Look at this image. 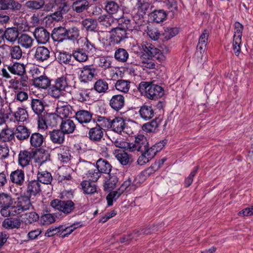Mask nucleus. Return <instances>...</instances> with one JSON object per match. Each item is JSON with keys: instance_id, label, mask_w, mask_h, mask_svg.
I'll list each match as a JSON object with an SVG mask.
<instances>
[{"instance_id": "obj_38", "label": "nucleus", "mask_w": 253, "mask_h": 253, "mask_svg": "<svg viewBox=\"0 0 253 253\" xmlns=\"http://www.w3.org/2000/svg\"><path fill=\"white\" fill-rule=\"evenodd\" d=\"M33 38L27 34H22L19 37L17 42L21 46L26 49L31 48L34 43Z\"/></svg>"}, {"instance_id": "obj_13", "label": "nucleus", "mask_w": 253, "mask_h": 253, "mask_svg": "<svg viewBox=\"0 0 253 253\" xmlns=\"http://www.w3.org/2000/svg\"><path fill=\"white\" fill-rule=\"evenodd\" d=\"M14 103H15L14 101L9 104V109L13 117L14 122L17 123H24L26 122L29 118L27 110L24 108L18 107L16 111L12 112L11 111V107Z\"/></svg>"}, {"instance_id": "obj_52", "label": "nucleus", "mask_w": 253, "mask_h": 253, "mask_svg": "<svg viewBox=\"0 0 253 253\" xmlns=\"http://www.w3.org/2000/svg\"><path fill=\"white\" fill-rule=\"evenodd\" d=\"M21 5L13 0H0V10H5L9 8L19 9Z\"/></svg>"}, {"instance_id": "obj_54", "label": "nucleus", "mask_w": 253, "mask_h": 253, "mask_svg": "<svg viewBox=\"0 0 253 253\" xmlns=\"http://www.w3.org/2000/svg\"><path fill=\"white\" fill-rule=\"evenodd\" d=\"M44 0H30L25 3L26 6L32 10L41 9L44 7Z\"/></svg>"}, {"instance_id": "obj_39", "label": "nucleus", "mask_w": 253, "mask_h": 253, "mask_svg": "<svg viewBox=\"0 0 253 253\" xmlns=\"http://www.w3.org/2000/svg\"><path fill=\"white\" fill-rule=\"evenodd\" d=\"M108 174L104 185L105 190L115 188L119 181L116 173L110 172Z\"/></svg>"}, {"instance_id": "obj_4", "label": "nucleus", "mask_w": 253, "mask_h": 253, "mask_svg": "<svg viewBox=\"0 0 253 253\" xmlns=\"http://www.w3.org/2000/svg\"><path fill=\"white\" fill-rule=\"evenodd\" d=\"M166 142V140H162L155 143L150 147L148 144L145 149L143 150L141 152V156L138 159V164L140 165H144L153 158L157 153L161 151L164 148Z\"/></svg>"}, {"instance_id": "obj_41", "label": "nucleus", "mask_w": 253, "mask_h": 253, "mask_svg": "<svg viewBox=\"0 0 253 253\" xmlns=\"http://www.w3.org/2000/svg\"><path fill=\"white\" fill-rule=\"evenodd\" d=\"M72 7L77 13H82L88 9L89 2L87 0H78L73 2Z\"/></svg>"}, {"instance_id": "obj_30", "label": "nucleus", "mask_w": 253, "mask_h": 253, "mask_svg": "<svg viewBox=\"0 0 253 253\" xmlns=\"http://www.w3.org/2000/svg\"><path fill=\"white\" fill-rule=\"evenodd\" d=\"M14 132V136L20 141L28 139L31 134L30 129L23 125L18 126Z\"/></svg>"}, {"instance_id": "obj_33", "label": "nucleus", "mask_w": 253, "mask_h": 253, "mask_svg": "<svg viewBox=\"0 0 253 253\" xmlns=\"http://www.w3.org/2000/svg\"><path fill=\"white\" fill-rule=\"evenodd\" d=\"M167 16L166 12L163 9L155 10L149 15V19L157 23L163 22Z\"/></svg>"}, {"instance_id": "obj_61", "label": "nucleus", "mask_w": 253, "mask_h": 253, "mask_svg": "<svg viewBox=\"0 0 253 253\" xmlns=\"http://www.w3.org/2000/svg\"><path fill=\"white\" fill-rule=\"evenodd\" d=\"M28 80L27 76H23L20 77V78L19 79L17 78L11 79L9 83L14 89H18L19 85L23 87L27 86L26 83H27Z\"/></svg>"}, {"instance_id": "obj_51", "label": "nucleus", "mask_w": 253, "mask_h": 253, "mask_svg": "<svg viewBox=\"0 0 253 253\" xmlns=\"http://www.w3.org/2000/svg\"><path fill=\"white\" fill-rule=\"evenodd\" d=\"M38 180L39 182L45 184H49L52 180L51 174L47 171L38 172L37 173Z\"/></svg>"}, {"instance_id": "obj_12", "label": "nucleus", "mask_w": 253, "mask_h": 253, "mask_svg": "<svg viewBox=\"0 0 253 253\" xmlns=\"http://www.w3.org/2000/svg\"><path fill=\"white\" fill-rule=\"evenodd\" d=\"M32 51L34 52V58L38 62H43L47 61L50 57V51L45 46L35 47Z\"/></svg>"}, {"instance_id": "obj_29", "label": "nucleus", "mask_w": 253, "mask_h": 253, "mask_svg": "<svg viewBox=\"0 0 253 253\" xmlns=\"http://www.w3.org/2000/svg\"><path fill=\"white\" fill-rule=\"evenodd\" d=\"M83 224L82 221H76L70 226L66 227L64 225H60V236L62 238L68 237L75 229L79 227L83 226Z\"/></svg>"}, {"instance_id": "obj_31", "label": "nucleus", "mask_w": 253, "mask_h": 253, "mask_svg": "<svg viewBox=\"0 0 253 253\" xmlns=\"http://www.w3.org/2000/svg\"><path fill=\"white\" fill-rule=\"evenodd\" d=\"M22 221L18 218L9 217L5 218L2 222V226L6 229H18Z\"/></svg>"}, {"instance_id": "obj_36", "label": "nucleus", "mask_w": 253, "mask_h": 253, "mask_svg": "<svg viewBox=\"0 0 253 253\" xmlns=\"http://www.w3.org/2000/svg\"><path fill=\"white\" fill-rule=\"evenodd\" d=\"M167 160V159L166 157H164L161 159L156 161L149 168L142 171V174L145 176L150 175L152 173L158 170L164 165Z\"/></svg>"}, {"instance_id": "obj_45", "label": "nucleus", "mask_w": 253, "mask_h": 253, "mask_svg": "<svg viewBox=\"0 0 253 253\" xmlns=\"http://www.w3.org/2000/svg\"><path fill=\"white\" fill-rule=\"evenodd\" d=\"M90 93L89 89L81 88L76 92V97L79 101L84 102L89 100Z\"/></svg>"}, {"instance_id": "obj_17", "label": "nucleus", "mask_w": 253, "mask_h": 253, "mask_svg": "<svg viewBox=\"0 0 253 253\" xmlns=\"http://www.w3.org/2000/svg\"><path fill=\"white\" fill-rule=\"evenodd\" d=\"M103 134V128L96 125L95 126L89 128L88 132V137L94 142H98L101 141Z\"/></svg>"}, {"instance_id": "obj_42", "label": "nucleus", "mask_w": 253, "mask_h": 253, "mask_svg": "<svg viewBox=\"0 0 253 253\" xmlns=\"http://www.w3.org/2000/svg\"><path fill=\"white\" fill-rule=\"evenodd\" d=\"M83 44L81 46L82 48L89 55H93L94 53L96 51L97 48L96 45L89 41L87 38H84L82 40Z\"/></svg>"}, {"instance_id": "obj_47", "label": "nucleus", "mask_w": 253, "mask_h": 253, "mask_svg": "<svg viewBox=\"0 0 253 253\" xmlns=\"http://www.w3.org/2000/svg\"><path fill=\"white\" fill-rule=\"evenodd\" d=\"M93 88L98 93H105L109 89L108 84L105 80L99 79L94 83Z\"/></svg>"}, {"instance_id": "obj_43", "label": "nucleus", "mask_w": 253, "mask_h": 253, "mask_svg": "<svg viewBox=\"0 0 253 253\" xmlns=\"http://www.w3.org/2000/svg\"><path fill=\"white\" fill-rule=\"evenodd\" d=\"M162 120L160 118H156L151 122L144 124L142 126V128L149 132H155L156 129L161 124Z\"/></svg>"}, {"instance_id": "obj_24", "label": "nucleus", "mask_w": 253, "mask_h": 253, "mask_svg": "<svg viewBox=\"0 0 253 253\" xmlns=\"http://www.w3.org/2000/svg\"><path fill=\"white\" fill-rule=\"evenodd\" d=\"M138 114L140 118L147 121L153 117L154 112L151 106L143 104L140 107Z\"/></svg>"}, {"instance_id": "obj_14", "label": "nucleus", "mask_w": 253, "mask_h": 253, "mask_svg": "<svg viewBox=\"0 0 253 253\" xmlns=\"http://www.w3.org/2000/svg\"><path fill=\"white\" fill-rule=\"evenodd\" d=\"M9 181L16 186H23L25 181L24 170L21 169H17L12 171L9 175Z\"/></svg>"}, {"instance_id": "obj_50", "label": "nucleus", "mask_w": 253, "mask_h": 253, "mask_svg": "<svg viewBox=\"0 0 253 253\" xmlns=\"http://www.w3.org/2000/svg\"><path fill=\"white\" fill-rule=\"evenodd\" d=\"M44 137L40 133L35 132L32 134L30 137V144L34 147H41L44 142Z\"/></svg>"}, {"instance_id": "obj_63", "label": "nucleus", "mask_w": 253, "mask_h": 253, "mask_svg": "<svg viewBox=\"0 0 253 253\" xmlns=\"http://www.w3.org/2000/svg\"><path fill=\"white\" fill-rule=\"evenodd\" d=\"M80 37V31L76 27H72L67 30V40L73 42L77 41Z\"/></svg>"}, {"instance_id": "obj_55", "label": "nucleus", "mask_w": 253, "mask_h": 253, "mask_svg": "<svg viewBox=\"0 0 253 253\" xmlns=\"http://www.w3.org/2000/svg\"><path fill=\"white\" fill-rule=\"evenodd\" d=\"M97 64L103 70H106L112 67V59L108 56H103L99 57Z\"/></svg>"}, {"instance_id": "obj_58", "label": "nucleus", "mask_w": 253, "mask_h": 253, "mask_svg": "<svg viewBox=\"0 0 253 253\" xmlns=\"http://www.w3.org/2000/svg\"><path fill=\"white\" fill-rule=\"evenodd\" d=\"M86 177L89 179V181L95 182L97 181L99 178L101 176L100 173L98 171L97 169L94 165V168H90L87 170V173L85 174Z\"/></svg>"}, {"instance_id": "obj_27", "label": "nucleus", "mask_w": 253, "mask_h": 253, "mask_svg": "<svg viewBox=\"0 0 253 253\" xmlns=\"http://www.w3.org/2000/svg\"><path fill=\"white\" fill-rule=\"evenodd\" d=\"M65 133L60 129H54L49 132L50 140L54 144H61L65 141Z\"/></svg>"}, {"instance_id": "obj_18", "label": "nucleus", "mask_w": 253, "mask_h": 253, "mask_svg": "<svg viewBox=\"0 0 253 253\" xmlns=\"http://www.w3.org/2000/svg\"><path fill=\"white\" fill-rule=\"evenodd\" d=\"M114 154L117 160L123 166L130 165L132 162L131 156L123 150H115Z\"/></svg>"}, {"instance_id": "obj_60", "label": "nucleus", "mask_w": 253, "mask_h": 253, "mask_svg": "<svg viewBox=\"0 0 253 253\" xmlns=\"http://www.w3.org/2000/svg\"><path fill=\"white\" fill-rule=\"evenodd\" d=\"M82 26L86 31H93L95 30L97 27V22L94 20L87 18L82 21Z\"/></svg>"}, {"instance_id": "obj_11", "label": "nucleus", "mask_w": 253, "mask_h": 253, "mask_svg": "<svg viewBox=\"0 0 253 253\" xmlns=\"http://www.w3.org/2000/svg\"><path fill=\"white\" fill-rule=\"evenodd\" d=\"M128 38V33L120 27L113 28L110 32V39L113 44H118Z\"/></svg>"}, {"instance_id": "obj_8", "label": "nucleus", "mask_w": 253, "mask_h": 253, "mask_svg": "<svg viewBox=\"0 0 253 253\" xmlns=\"http://www.w3.org/2000/svg\"><path fill=\"white\" fill-rule=\"evenodd\" d=\"M56 111L58 115H55V118L59 117L61 120L71 118L74 115L75 112L73 110V107L67 102L61 101H59L57 103Z\"/></svg>"}, {"instance_id": "obj_64", "label": "nucleus", "mask_w": 253, "mask_h": 253, "mask_svg": "<svg viewBox=\"0 0 253 253\" xmlns=\"http://www.w3.org/2000/svg\"><path fill=\"white\" fill-rule=\"evenodd\" d=\"M123 193V191L118 189L117 191L110 192L106 196L107 204L109 206L113 205V202L116 201Z\"/></svg>"}, {"instance_id": "obj_35", "label": "nucleus", "mask_w": 253, "mask_h": 253, "mask_svg": "<svg viewBox=\"0 0 253 253\" xmlns=\"http://www.w3.org/2000/svg\"><path fill=\"white\" fill-rule=\"evenodd\" d=\"M95 167L101 175V173L109 174L112 169L111 164L103 159H99L97 161Z\"/></svg>"}, {"instance_id": "obj_16", "label": "nucleus", "mask_w": 253, "mask_h": 253, "mask_svg": "<svg viewBox=\"0 0 253 253\" xmlns=\"http://www.w3.org/2000/svg\"><path fill=\"white\" fill-rule=\"evenodd\" d=\"M125 104V99L122 94L113 95L109 100V105L112 109L119 111L124 108Z\"/></svg>"}, {"instance_id": "obj_53", "label": "nucleus", "mask_w": 253, "mask_h": 253, "mask_svg": "<svg viewBox=\"0 0 253 253\" xmlns=\"http://www.w3.org/2000/svg\"><path fill=\"white\" fill-rule=\"evenodd\" d=\"M114 57L118 61L124 63L128 58V53L125 48H119L115 52Z\"/></svg>"}, {"instance_id": "obj_9", "label": "nucleus", "mask_w": 253, "mask_h": 253, "mask_svg": "<svg viewBox=\"0 0 253 253\" xmlns=\"http://www.w3.org/2000/svg\"><path fill=\"white\" fill-rule=\"evenodd\" d=\"M51 205L66 214L71 213L75 208V203L70 200L63 201L58 199L54 200L51 202Z\"/></svg>"}, {"instance_id": "obj_34", "label": "nucleus", "mask_w": 253, "mask_h": 253, "mask_svg": "<svg viewBox=\"0 0 253 253\" xmlns=\"http://www.w3.org/2000/svg\"><path fill=\"white\" fill-rule=\"evenodd\" d=\"M125 125L124 119L121 117H116L111 121L109 128H111L112 130L116 132L121 133L124 129Z\"/></svg>"}, {"instance_id": "obj_57", "label": "nucleus", "mask_w": 253, "mask_h": 253, "mask_svg": "<svg viewBox=\"0 0 253 253\" xmlns=\"http://www.w3.org/2000/svg\"><path fill=\"white\" fill-rule=\"evenodd\" d=\"M61 170L62 172L58 176V180L60 182L62 183H65L67 181H71L72 180V177L71 173L72 170L69 168H61Z\"/></svg>"}, {"instance_id": "obj_1", "label": "nucleus", "mask_w": 253, "mask_h": 253, "mask_svg": "<svg viewBox=\"0 0 253 253\" xmlns=\"http://www.w3.org/2000/svg\"><path fill=\"white\" fill-rule=\"evenodd\" d=\"M139 60L136 65L149 69L155 68V59L160 62L164 61L166 57L163 53L152 44L144 42L139 45Z\"/></svg>"}, {"instance_id": "obj_7", "label": "nucleus", "mask_w": 253, "mask_h": 253, "mask_svg": "<svg viewBox=\"0 0 253 253\" xmlns=\"http://www.w3.org/2000/svg\"><path fill=\"white\" fill-rule=\"evenodd\" d=\"M78 74L81 83H88L97 75V68L92 64L84 65L79 68Z\"/></svg>"}, {"instance_id": "obj_37", "label": "nucleus", "mask_w": 253, "mask_h": 253, "mask_svg": "<svg viewBox=\"0 0 253 253\" xmlns=\"http://www.w3.org/2000/svg\"><path fill=\"white\" fill-rule=\"evenodd\" d=\"M73 55L66 51H60L56 60L61 65H73Z\"/></svg>"}, {"instance_id": "obj_3", "label": "nucleus", "mask_w": 253, "mask_h": 253, "mask_svg": "<svg viewBox=\"0 0 253 253\" xmlns=\"http://www.w3.org/2000/svg\"><path fill=\"white\" fill-rule=\"evenodd\" d=\"M33 202L30 201L28 196H23L17 198V201L9 206L7 210L3 211V217L16 216L23 212L33 208Z\"/></svg>"}, {"instance_id": "obj_48", "label": "nucleus", "mask_w": 253, "mask_h": 253, "mask_svg": "<svg viewBox=\"0 0 253 253\" xmlns=\"http://www.w3.org/2000/svg\"><path fill=\"white\" fill-rule=\"evenodd\" d=\"M94 121L92 122L93 124H95L102 128H109L110 126L111 120L106 117L100 115H95V117L93 118Z\"/></svg>"}, {"instance_id": "obj_21", "label": "nucleus", "mask_w": 253, "mask_h": 253, "mask_svg": "<svg viewBox=\"0 0 253 253\" xmlns=\"http://www.w3.org/2000/svg\"><path fill=\"white\" fill-rule=\"evenodd\" d=\"M67 29L63 27H58L53 29L51 37L54 42H62L67 40Z\"/></svg>"}, {"instance_id": "obj_22", "label": "nucleus", "mask_w": 253, "mask_h": 253, "mask_svg": "<svg viewBox=\"0 0 253 253\" xmlns=\"http://www.w3.org/2000/svg\"><path fill=\"white\" fill-rule=\"evenodd\" d=\"M3 32L4 39L7 42L14 43L17 41H18L19 37V32L16 28H8Z\"/></svg>"}, {"instance_id": "obj_19", "label": "nucleus", "mask_w": 253, "mask_h": 253, "mask_svg": "<svg viewBox=\"0 0 253 253\" xmlns=\"http://www.w3.org/2000/svg\"><path fill=\"white\" fill-rule=\"evenodd\" d=\"M7 69L13 75L19 77L27 76L26 75V66L19 62H15L8 66Z\"/></svg>"}, {"instance_id": "obj_59", "label": "nucleus", "mask_w": 253, "mask_h": 253, "mask_svg": "<svg viewBox=\"0 0 253 253\" xmlns=\"http://www.w3.org/2000/svg\"><path fill=\"white\" fill-rule=\"evenodd\" d=\"M9 55L12 59L19 60L22 56V51L19 45L8 46Z\"/></svg>"}, {"instance_id": "obj_28", "label": "nucleus", "mask_w": 253, "mask_h": 253, "mask_svg": "<svg viewBox=\"0 0 253 253\" xmlns=\"http://www.w3.org/2000/svg\"><path fill=\"white\" fill-rule=\"evenodd\" d=\"M32 82L35 87L44 89L50 87L51 85L50 80L45 75H42L39 77L36 78V80H34Z\"/></svg>"}, {"instance_id": "obj_56", "label": "nucleus", "mask_w": 253, "mask_h": 253, "mask_svg": "<svg viewBox=\"0 0 253 253\" xmlns=\"http://www.w3.org/2000/svg\"><path fill=\"white\" fill-rule=\"evenodd\" d=\"M94 168V165L92 164L91 162L85 161L84 160H82L81 159H79V162L77 165V168L81 172L84 174H86L87 173V170H88L90 168Z\"/></svg>"}, {"instance_id": "obj_25", "label": "nucleus", "mask_w": 253, "mask_h": 253, "mask_svg": "<svg viewBox=\"0 0 253 253\" xmlns=\"http://www.w3.org/2000/svg\"><path fill=\"white\" fill-rule=\"evenodd\" d=\"M76 128V125L71 118L61 120L60 125V129L65 134H68L73 133Z\"/></svg>"}, {"instance_id": "obj_6", "label": "nucleus", "mask_w": 253, "mask_h": 253, "mask_svg": "<svg viewBox=\"0 0 253 253\" xmlns=\"http://www.w3.org/2000/svg\"><path fill=\"white\" fill-rule=\"evenodd\" d=\"M69 88L66 77L57 78L51 84L49 94L53 97L58 98L63 95L64 91Z\"/></svg>"}, {"instance_id": "obj_46", "label": "nucleus", "mask_w": 253, "mask_h": 253, "mask_svg": "<svg viewBox=\"0 0 253 253\" xmlns=\"http://www.w3.org/2000/svg\"><path fill=\"white\" fill-rule=\"evenodd\" d=\"M130 84V82L129 80H119L116 82L115 86L117 90L126 93L129 90Z\"/></svg>"}, {"instance_id": "obj_26", "label": "nucleus", "mask_w": 253, "mask_h": 253, "mask_svg": "<svg viewBox=\"0 0 253 253\" xmlns=\"http://www.w3.org/2000/svg\"><path fill=\"white\" fill-rule=\"evenodd\" d=\"M33 157L32 152L28 150L21 151L18 155V164L22 167L28 166Z\"/></svg>"}, {"instance_id": "obj_10", "label": "nucleus", "mask_w": 253, "mask_h": 253, "mask_svg": "<svg viewBox=\"0 0 253 253\" xmlns=\"http://www.w3.org/2000/svg\"><path fill=\"white\" fill-rule=\"evenodd\" d=\"M74 117L78 122L79 124L83 126L87 127L89 128L87 125L92 123L94 121L93 117V113L90 111L84 110L79 109L75 111Z\"/></svg>"}, {"instance_id": "obj_23", "label": "nucleus", "mask_w": 253, "mask_h": 253, "mask_svg": "<svg viewBox=\"0 0 253 253\" xmlns=\"http://www.w3.org/2000/svg\"><path fill=\"white\" fill-rule=\"evenodd\" d=\"M13 199L11 196L7 193L0 192V214L3 216V211L7 210L9 206L12 204Z\"/></svg>"}, {"instance_id": "obj_15", "label": "nucleus", "mask_w": 253, "mask_h": 253, "mask_svg": "<svg viewBox=\"0 0 253 253\" xmlns=\"http://www.w3.org/2000/svg\"><path fill=\"white\" fill-rule=\"evenodd\" d=\"M33 35L39 44H45L50 38V33L43 27L36 28Z\"/></svg>"}, {"instance_id": "obj_49", "label": "nucleus", "mask_w": 253, "mask_h": 253, "mask_svg": "<svg viewBox=\"0 0 253 253\" xmlns=\"http://www.w3.org/2000/svg\"><path fill=\"white\" fill-rule=\"evenodd\" d=\"M73 57L80 62H84L87 60L88 54L81 47L74 50L72 53Z\"/></svg>"}, {"instance_id": "obj_62", "label": "nucleus", "mask_w": 253, "mask_h": 253, "mask_svg": "<svg viewBox=\"0 0 253 253\" xmlns=\"http://www.w3.org/2000/svg\"><path fill=\"white\" fill-rule=\"evenodd\" d=\"M105 8L109 14H115L119 9V5L116 2L113 0H107L105 3Z\"/></svg>"}, {"instance_id": "obj_5", "label": "nucleus", "mask_w": 253, "mask_h": 253, "mask_svg": "<svg viewBox=\"0 0 253 253\" xmlns=\"http://www.w3.org/2000/svg\"><path fill=\"white\" fill-rule=\"evenodd\" d=\"M139 87L140 89L145 91V95L150 99H159L164 94V90L162 87L150 82H142L139 84Z\"/></svg>"}, {"instance_id": "obj_40", "label": "nucleus", "mask_w": 253, "mask_h": 253, "mask_svg": "<svg viewBox=\"0 0 253 253\" xmlns=\"http://www.w3.org/2000/svg\"><path fill=\"white\" fill-rule=\"evenodd\" d=\"M81 186L84 193L86 194H93L97 192V187L96 184L89 180H83Z\"/></svg>"}, {"instance_id": "obj_20", "label": "nucleus", "mask_w": 253, "mask_h": 253, "mask_svg": "<svg viewBox=\"0 0 253 253\" xmlns=\"http://www.w3.org/2000/svg\"><path fill=\"white\" fill-rule=\"evenodd\" d=\"M27 193L31 197L39 195L42 191L41 184L38 180L29 181L26 185Z\"/></svg>"}, {"instance_id": "obj_44", "label": "nucleus", "mask_w": 253, "mask_h": 253, "mask_svg": "<svg viewBox=\"0 0 253 253\" xmlns=\"http://www.w3.org/2000/svg\"><path fill=\"white\" fill-rule=\"evenodd\" d=\"M50 160V154L45 150H41L36 153L35 161L40 165Z\"/></svg>"}, {"instance_id": "obj_32", "label": "nucleus", "mask_w": 253, "mask_h": 253, "mask_svg": "<svg viewBox=\"0 0 253 253\" xmlns=\"http://www.w3.org/2000/svg\"><path fill=\"white\" fill-rule=\"evenodd\" d=\"M209 36V32L208 30L207 29H204L199 38V42L197 46V52H199L201 54L204 52L206 49Z\"/></svg>"}, {"instance_id": "obj_2", "label": "nucleus", "mask_w": 253, "mask_h": 253, "mask_svg": "<svg viewBox=\"0 0 253 253\" xmlns=\"http://www.w3.org/2000/svg\"><path fill=\"white\" fill-rule=\"evenodd\" d=\"M45 102L39 99H32L30 103L33 112L38 117V128L43 130L47 128L48 125H52L49 121L55 118V115L45 111Z\"/></svg>"}]
</instances>
